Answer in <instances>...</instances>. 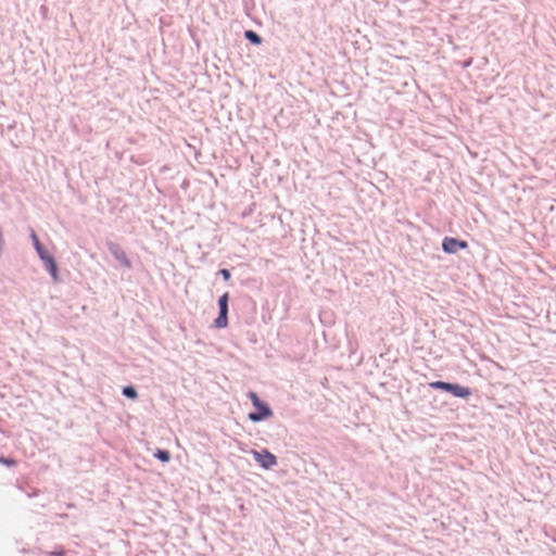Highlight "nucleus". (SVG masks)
<instances>
[{
	"instance_id": "423d86ee",
	"label": "nucleus",
	"mask_w": 556,
	"mask_h": 556,
	"mask_svg": "<svg viewBox=\"0 0 556 556\" xmlns=\"http://www.w3.org/2000/svg\"><path fill=\"white\" fill-rule=\"evenodd\" d=\"M106 247H108V250L109 252L125 267L127 268H131L132 267V263L131 261L128 258L126 252L124 251V249L116 242H113V241H108L106 242Z\"/></svg>"
},
{
	"instance_id": "2eb2a0df",
	"label": "nucleus",
	"mask_w": 556,
	"mask_h": 556,
	"mask_svg": "<svg viewBox=\"0 0 556 556\" xmlns=\"http://www.w3.org/2000/svg\"><path fill=\"white\" fill-rule=\"evenodd\" d=\"M54 555L55 556H65V552L64 551H59V552H55Z\"/></svg>"
},
{
	"instance_id": "0eeeda50",
	"label": "nucleus",
	"mask_w": 556,
	"mask_h": 556,
	"mask_svg": "<svg viewBox=\"0 0 556 556\" xmlns=\"http://www.w3.org/2000/svg\"><path fill=\"white\" fill-rule=\"evenodd\" d=\"M448 393L456 399L467 400L472 395V389L456 382H452Z\"/></svg>"
},
{
	"instance_id": "f257e3e1",
	"label": "nucleus",
	"mask_w": 556,
	"mask_h": 556,
	"mask_svg": "<svg viewBox=\"0 0 556 556\" xmlns=\"http://www.w3.org/2000/svg\"><path fill=\"white\" fill-rule=\"evenodd\" d=\"M30 239L38 257L42 261L46 270L53 281H59V265L53 254L41 243L36 232L31 229Z\"/></svg>"
},
{
	"instance_id": "7ed1b4c3",
	"label": "nucleus",
	"mask_w": 556,
	"mask_h": 556,
	"mask_svg": "<svg viewBox=\"0 0 556 556\" xmlns=\"http://www.w3.org/2000/svg\"><path fill=\"white\" fill-rule=\"evenodd\" d=\"M251 454L258 466L265 470L271 469L278 463L277 457L267 448L252 450Z\"/></svg>"
},
{
	"instance_id": "ddd939ff",
	"label": "nucleus",
	"mask_w": 556,
	"mask_h": 556,
	"mask_svg": "<svg viewBox=\"0 0 556 556\" xmlns=\"http://www.w3.org/2000/svg\"><path fill=\"white\" fill-rule=\"evenodd\" d=\"M248 399L251 401L252 405L254 406L255 404H258L261 403L263 400L257 395L256 392L254 391H249L248 392Z\"/></svg>"
},
{
	"instance_id": "6e6552de",
	"label": "nucleus",
	"mask_w": 556,
	"mask_h": 556,
	"mask_svg": "<svg viewBox=\"0 0 556 556\" xmlns=\"http://www.w3.org/2000/svg\"><path fill=\"white\" fill-rule=\"evenodd\" d=\"M244 38L253 46H261L263 43L262 36L252 29L244 31Z\"/></svg>"
},
{
	"instance_id": "9d476101",
	"label": "nucleus",
	"mask_w": 556,
	"mask_h": 556,
	"mask_svg": "<svg viewBox=\"0 0 556 556\" xmlns=\"http://www.w3.org/2000/svg\"><path fill=\"white\" fill-rule=\"evenodd\" d=\"M428 386H429V388H431L433 390H440V391L448 393L450 389H451V386H452V382L442 381V380H435V381L429 382Z\"/></svg>"
},
{
	"instance_id": "f8f14e48",
	"label": "nucleus",
	"mask_w": 556,
	"mask_h": 556,
	"mask_svg": "<svg viewBox=\"0 0 556 556\" xmlns=\"http://www.w3.org/2000/svg\"><path fill=\"white\" fill-rule=\"evenodd\" d=\"M0 464L7 467H13L16 465V460L13 457L0 455Z\"/></svg>"
},
{
	"instance_id": "1a4fd4ad",
	"label": "nucleus",
	"mask_w": 556,
	"mask_h": 556,
	"mask_svg": "<svg viewBox=\"0 0 556 556\" xmlns=\"http://www.w3.org/2000/svg\"><path fill=\"white\" fill-rule=\"evenodd\" d=\"M153 456L163 464L169 463L172 459L170 452L165 448H156L153 453Z\"/></svg>"
},
{
	"instance_id": "dca6fc26",
	"label": "nucleus",
	"mask_w": 556,
	"mask_h": 556,
	"mask_svg": "<svg viewBox=\"0 0 556 556\" xmlns=\"http://www.w3.org/2000/svg\"><path fill=\"white\" fill-rule=\"evenodd\" d=\"M470 63H471V61H467V62L465 63V66H469V65H470Z\"/></svg>"
},
{
	"instance_id": "39448f33",
	"label": "nucleus",
	"mask_w": 556,
	"mask_h": 556,
	"mask_svg": "<svg viewBox=\"0 0 556 556\" xmlns=\"http://www.w3.org/2000/svg\"><path fill=\"white\" fill-rule=\"evenodd\" d=\"M442 251L446 254H455L459 250L468 248V242L459 238L444 237L441 243Z\"/></svg>"
},
{
	"instance_id": "9b49d317",
	"label": "nucleus",
	"mask_w": 556,
	"mask_h": 556,
	"mask_svg": "<svg viewBox=\"0 0 556 556\" xmlns=\"http://www.w3.org/2000/svg\"><path fill=\"white\" fill-rule=\"evenodd\" d=\"M122 395L129 400H136L138 397V391L132 384L124 386L122 388Z\"/></svg>"
},
{
	"instance_id": "4468645a",
	"label": "nucleus",
	"mask_w": 556,
	"mask_h": 556,
	"mask_svg": "<svg viewBox=\"0 0 556 556\" xmlns=\"http://www.w3.org/2000/svg\"><path fill=\"white\" fill-rule=\"evenodd\" d=\"M217 275H219L225 281H229L230 278H231V273L229 269L227 268H220L218 271H217Z\"/></svg>"
},
{
	"instance_id": "20e7f679",
	"label": "nucleus",
	"mask_w": 556,
	"mask_h": 556,
	"mask_svg": "<svg viewBox=\"0 0 556 556\" xmlns=\"http://www.w3.org/2000/svg\"><path fill=\"white\" fill-rule=\"evenodd\" d=\"M254 410L248 414V419L254 424L267 420L274 416L270 405L266 401L255 404Z\"/></svg>"
},
{
	"instance_id": "f03ea898",
	"label": "nucleus",
	"mask_w": 556,
	"mask_h": 556,
	"mask_svg": "<svg viewBox=\"0 0 556 556\" xmlns=\"http://www.w3.org/2000/svg\"><path fill=\"white\" fill-rule=\"evenodd\" d=\"M229 301L230 294L228 292L218 296V315L213 321V326L217 329H224L228 326Z\"/></svg>"
}]
</instances>
